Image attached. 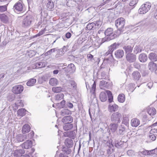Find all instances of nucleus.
Returning a JSON list of instances; mask_svg holds the SVG:
<instances>
[{
    "label": "nucleus",
    "mask_w": 157,
    "mask_h": 157,
    "mask_svg": "<svg viewBox=\"0 0 157 157\" xmlns=\"http://www.w3.org/2000/svg\"><path fill=\"white\" fill-rule=\"evenodd\" d=\"M105 34L108 41L114 39L117 36H118L117 33L115 34L113 32V29L111 28H108L105 31Z\"/></svg>",
    "instance_id": "obj_3"
},
{
    "label": "nucleus",
    "mask_w": 157,
    "mask_h": 157,
    "mask_svg": "<svg viewBox=\"0 0 157 157\" xmlns=\"http://www.w3.org/2000/svg\"><path fill=\"white\" fill-rule=\"evenodd\" d=\"M96 88V83L95 81H94V83L92 86L91 88L90 89V92L92 93L93 94H94L95 93V90Z\"/></svg>",
    "instance_id": "obj_38"
},
{
    "label": "nucleus",
    "mask_w": 157,
    "mask_h": 157,
    "mask_svg": "<svg viewBox=\"0 0 157 157\" xmlns=\"http://www.w3.org/2000/svg\"><path fill=\"white\" fill-rule=\"evenodd\" d=\"M63 88L61 87H55L52 88V91L55 93H59L62 91Z\"/></svg>",
    "instance_id": "obj_35"
},
{
    "label": "nucleus",
    "mask_w": 157,
    "mask_h": 157,
    "mask_svg": "<svg viewBox=\"0 0 157 157\" xmlns=\"http://www.w3.org/2000/svg\"><path fill=\"white\" fill-rule=\"evenodd\" d=\"M65 143L68 147H72L73 144V141L70 139H66L65 140Z\"/></svg>",
    "instance_id": "obj_24"
},
{
    "label": "nucleus",
    "mask_w": 157,
    "mask_h": 157,
    "mask_svg": "<svg viewBox=\"0 0 157 157\" xmlns=\"http://www.w3.org/2000/svg\"><path fill=\"white\" fill-rule=\"evenodd\" d=\"M118 126V123H112L110 124L109 127L113 132H115L117 129Z\"/></svg>",
    "instance_id": "obj_25"
},
{
    "label": "nucleus",
    "mask_w": 157,
    "mask_h": 157,
    "mask_svg": "<svg viewBox=\"0 0 157 157\" xmlns=\"http://www.w3.org/2000/svg\"><path fill=\"white\" fill-rule=\"evenodd\" d=\"M148 68L151 71H155L157 70V65L155 63L150 62L148 64Z\"/></svg>",
    "instance_id": "obj_11"
},
{
    "label": "nucleus",
    "mask_w": 157,
    "mask_h": 157,
    "mask_svg": "<svg viewBox=\"0 0 157 157\" xmlns=\"http://www.w3.org/2000/svg\"><path fill=\"white\" fill-rule=\"evenodd\" d=\"M71 34L70 33H67L66 34V36L67 38H69L71 37Z\"/></svg>",
    "instance_id": "obj_64"
},
{
    "label": "nucleus",
    "mask_w": 157,
    "mask_h": 157,
    "mask_svg": "<svg viewBox=\"0 0 157 157\" xmlns=\"http://www.w3.org/2000/svg\"><path fill=\"white\" fill-rule=\"evenodd\" d=\"M70 83L71 84V85L73 86V88H75L76 86V83H75V82L73 81H71L70 82Z\"/></svg>",
    "instance_id": "obj_60"
},
{
    "label": "nucleus",
    "mask_w": 157,
    "mask_h": 157,
    "mask_svg": "<svg viewBox=\"0 0 157 157\" xmlns=\"http://www.w3.org/2000/svg\"><path fill=\"white\" fill-rule=\"evenodd\" d=\"M63 123L66 124H70L73 121V118L71 116L63 117L62 120Z\"/></svg>",
    "instance_id": "obj_9"
},
{
    "label": "nucleus",
    "mask_w": 157,
    "mask_h": 157,
    "mask_svg": "<svg viewBox=\"0 0 157 157\" xmlns=\"http://www.w3.org/2000/svg\"><path fill=\"white\" fill-rule=\"evenodd\" d=\"M141 153L144 155H148L150 154L149 152L146 150H144L142 151H140Z\"/></svg>",
    "instance_id": "obj_51"
},
{
    "label": "nucleus",
    "mask_w": 157,
    "mask_h": 157,
    "mask_svg": "<svg viewBox=\"0 0 157 157\" xmlns=\"http://www.w3.org/2000/svg\"><path fill=\"white\" fill-rule=\"evenodd\" d=\"M21 139L22 141L24 140H25L28 139L27 135H22L20 136V141H21Z\"/></svg>",
    "instance_id": "obj_52"
},
{
    "label": "nucleus",
    "mask_w": 157,
    "mask_h": 157,
    "mask_svg": "<svg viewBox=\"0 0 157 157\" xmlns=\"http://www.w3.org/2000/svg\"><path fill=\"white\" fill-rule=\"evenodd\" d=\"M151 6V4L146 2L142 5L138 10V12L140 14H145L149 10Z\"/></svg>",
    "instance_id": "obj_4"
},
{
    "label": "nucleus",
    "mask_w": 157,
    "mask_h": 157,
    "mask_svg": "<svg viewBox=\"0 0 157 157\" xmlns=\"http://www.w3.org/2000/svg\"><path fill=\"white\" fill-rule=\"evenodd\" d=\"M117 99L120 102L123 103L125 100V96L123 94H120L118 95Z\"/></svg>",
    "instance_id": "obj_30"
},
{
    "label": "nucleus",
    "mask_w": 157,
    "mask_h": 157,
    "mask_svg": "<svg viewBox=\"0 0 157 157\" xmlns=\"http://www.w3.org/2000/svg\"><path fill=\"white\" fill-rule=\"evenodd\" d=\"M49 83L52 86H55L58 84V82L57 79L52 78L50 79Z\"/></svg>",
    "instance_id": "obj_26"
},
{
    "label": "nucleus",
    "mask_w": 157,
    "mask_h": 157,
    "mask_svg": "<svg viewBox=\"0 0 157 157\" xmlns=\"http://www.w3.org/2000/svg\"><path fill=\"white\" fill-rule=\"evenodd\" d=\"M75 69V67L73 63H71L68 65L67 67H65L63 70L67 72H74Z\"/></svg>",
    "instance_id": "obj_7"
},
{
    "label": "nucleus",
    "mask_w": 157,
    "mask_h": 157,
    "mask_svg": "<svg viewBox=\"0 0 157 157\" xmlns=\"http://www.w3.org/2000/svg\"><path fill=\"white\" fill-rule=\"evenodd\" d=\"M106 94H107L108 97V100L109 102H111L113 100V96L111 92L109 90L105 91Z\"/></svg>",
    "instance_id": "obj_31"
},
{
    "label": "nucleus",
    "mask_w": 157,
    "mask_h": 157,
    "mask_svg": "<svg viewBox=\"0 0 157 157\" xmlns=\"http://www.w3.org/2000/svg\"><path fill=\"white\" fill-rule=\"evenodd\" d=\"M73 127V125L71 124H65L63 126V129L65 131H68L71 129Z\"/></svg>",
    "instance_id": "obj_37"
},
{
    "label": "nucleus",
    "mask_w": 157,
    "mask_h": 157,
    "mask_svg": "<svg viewBox=\"0 0 157 157\" xmlns=\"http://www.w3.org/2000/svg\"><path fill=\"white\" fill-rule=\"evenodd\" d=\"M45 32L44 30H42L40 31L37 34L35 35L36 37L39 36L43 35Z\"/></svg>",
    "instance_id": "obj_53"
},
{
    "label": "nucleus",
    "mask_w": 157,
    "mask_h": 157,
    "mask_svg": "<svg viewBox=\"0 0 157 157\" xmlns=\"http://www.w3.org/2000/svg\"><path fill=\"white\" fill-rule=\"evenodd\" d=\"M125 24V19L123 18H119L116 21L115 25L118 29L116 33L118 36L123 31Z\"/></svg>",
    "instance_id": "obj_1"
},
{
    "label": "nucleus",
    "mask_w": 157,
    "mask_h": 157,
    "mask_svg": "<svg viewBox=\"0 0 157 157\" xmlns=\"http://www.w3.org/2000/svg\"><path fill=\"white\" fill-rule=\"evenodd\" d=\"M33 18L31 15L26 16L24 17L23 21L22 22V25L24 27H27L29 26L31 24Z\"/></svg>",
    "instance_id": "obj_5"
},
{
    "label": "nucleus",
    "mask_w": 157,
    "mask_h": 157,
    "mask_svg": "<svg viewBox=\"0 0 157 157\" xmlns=\"http://www.w3.org/2000/svg\"><path fill=\"white\" fill-rule=\"evenodd\" d=\"M123 49L125 52L126 54H131V53L132 50V47L130 46H124L123 47Z\"/></svg>",
    "instance_id": "obj_20"
},
{
    "label": "nucleus",
    "mask_w": 157,
    "mask_h": 157,
    "mask_svg": "<svg viewBox=\"0 0 157 157\" xmlns=\"http://www.w3.org/2000/svg\"><path fill=\"white\" fill-rule=\"evenodd\" d=\"M106 145L108 146H109V148H110L109 149H108L107 151L108 154H109V151H110L111 149L112 150H113L112 147H113V145L112 144L111 141L110 140L107 141L106 143Z\"/></svg>",
    "instance_id": "obj_34"
},
{
    "label": "nucleus",
    "mask_w": 157,
    "mask_h": 157,
    "mask_svg": "<svg viewBox=\"0 0 157 157\" xmlns=\"http://www.w3.org/2000/svg\"><path fill=\"white\" fill-rule=\"evenodd\" d=\"M59 157H68L66 155V154L65 153L64 154L63 153H61L59 155Z\"/></svg>",
    "instance_id": "obj_62"
},
{
    "label": "nucleus",
    "mask_w": 157,
    "mask_h": 157,
    "mask_svg": "<svg viewBox=\"0 0 157 157\" xmlns=\"http://www.w3.org/2000/svg\"><path fill=\"white\" fill-rule=\"evenodd\" d=\"M36 80L35 79L32 78L27 82L26 84L28 86H32L36 83Z\"/></svg>",
    "instance_id": "obj_32"
},
{
    "label": "nucleus",
    "mask_w": 157,
    "mask_h": 157,
    "mask_svg": "<svg viewBox=\"0 0 157 157\" xmlns=\"http://www.w3.org/2000/svg\"><path fill=\"white\" fill-rule=\"evenodd\" d=\"M147 59V57L145 53L140 54L139 56V59L140 62H146Z\"/></svg>",
    "instance_id": "obj_17"
},
{
    "label": "nucleus",
    "mask_w": 157,
    "mask_h": 157,
    "mask_svg": "<svg viewBox=\"0 0 157 157\" xmlns=\"http://www.w3.org/2000/svg\"><path fill=\"white\" fill-rule=\"evenodd\" d=\"M53 4V3L52 2H49L47 4V6L50 9L52 8L53 7V6H52Z\"/></svg>",
    "instance_id": "obj_55"
},
{
    "label": "nucleus",
    "mask_w": 157,
    "mask_h": 157,
    "mask_svg": "<svg viewBox=\"0 0 157 157\" xmlns=\"http://www.w3.org/2000/svg\"><path fill=\"white\" fill-rule=\"evenodd\" d=\"M35 54V52L33 50H30L28 52V55L30 57L34 56Z\"/></svg>",
    "instance_id": "obj_48"
},
{
    "label": "nucleus",
    "mask_w": 157,
    "mask_h": 157,
    "mask_svg": "<svg viewBox=\"0 0 157 157\" xmlns=\"http://www.w3.org/2000/svg\"><path fill=\"white\" fill-rule=\"evenodd\" d=\"M66 105L70 108H72L73 107V104L71 102H67L66 104Z\"/></svg>",
    "instance_id": "obj_58"
},
{
    "label": "nucleus",
    "mask_w": 157,
    "mask_h": 157,
    "mask_svg": "<svg viewBox=\"0 0 157 157\" xmlns=\"http://www.w3.org/2000/svg\"><path fill=\"white\" fill-rule=\"evenodd\" d=\"M0 19L1 21L5 23H8L9 21L8 17L5 14H0Z\"/></svg>",
    "instance_id": "obj_18"
},
{
    "label": "nucleus",
    "mask_w": 157,
    "mask_h": 157,
    "mask_svg": "<svg viewBox=\"0 0 157 157\" xmlns=\"http://www.w3.org/2000/svg\"><path fill=\"white\" fill-rule=\"evenodd\" d=\"M34 132L33 131H31L30 133L27 135L28 139H31L34 136Z\"/></svg>",
    "instance_id": "obj_44"
},
{
    "label": "nucleus",
    "mask_w": 157,
    "mask_h": 157,
    "mask_svg": "<svg viewBox=\"0 0 157 157\" xmlns=\"http://www.w3.org/2000/svg\"><path fill=\"white\" fill-rule=\"evenodd\" d=\"M63 94L61 93L57 94L55 96V99L56 100L59 101L63 99Z\"/></svg>",
    "instance_id": "obj_36"
},
{
    "label": "nucleus",
    "mask_w": 157,
    "mask_h": 157,
    "mask_svg": "<svg viewBox=\"0 0 157 157\" xmlns=\"http://www.w3.org/2000/svg\"><path fill=\"white\" fill-rule=\"evenodd\" d=\"M148 58L153 62L156 61L157 60V56L156 54L154 52L150 53L148 55Z\"/></svg>",
    "instance_id": "obj_16"
},
{
    "label": "nucleus",
    "mask_w": 157,
    "mask_h": 157,
    "mask_svg": "<svg viewBox=\"0 0 157 157\" xmlns=\"http://www.w3.org/2000/svg\"><path fill=\"white\" fill-rule=\"evenodd\" d=\"M113 0H107L105 2L106 3H109L110 2V4L111 5L112 4L114 5L116 2H114Z\"/></svg>",
    "instance_id": "obj_57"
},
{
    "label": "nucleus",
    "mask_w": 157,
    "mask_h": 157,
    "mask_svg": "<svg viewBox=\"0 0 157 157\" xmlns=\"http://www.w3.org/2000/svg\"><path fill=\"white\" fill-rule=\"evenodd\" d=\"M126 59L129 62H132L136 60V56L133 53L128 54L126 55Z\"/></svg>",
    "instance_id": "obj_8"
},
{
    "label": "nucleus",
    "mask_w": 157,
    "mask_h": 157,
    "mask_svg": "<svg viewBox=\"0 0 157 157\" xmlns=\"http://www.w3.org/2000/svg\"><path fill=\"white\" fill-rule=\"evenodd\" d=\"M137 0H132L130 2L129 5L132 6H134L137 3Z\"/></svg>",
    "instance_id": "obj_46"
},
{
    "label": "nucleus",
    "mask_w": 157,
    "mask_h": 157,
    "mask_svg": "<svg viewBox=\"0 0 157 157\" xmlns=\"http://www.w3.org/2000/svg\"><path fill=\"white\" fill-rule=\"evenodd\" d=\"M128 6H124V10H125L126 12H128L129 10Z\"/></svg>",
    "instance_id": "obj_63"
},
{
    "label": "nucleus",
    "mask_w": 157,
    "mask_h": 157,
    "mask_svg": "<svg viewBox=\"0 0 157 157\" xmlns=\"http://www.w3.org/2000/svg\"><path fill=\"white\" fill-rule=\"evenodd\" d=\"M12 92L16 94H20V85H18L14 86L12 89Z\"/></svg>",
    "instance_id": "obj_28"
},
{
    "label": "nucleus",
    "mask_w": 157,
    "mask_h": 157,
    "mask_svg": "<svg viewBox=\"0 0 157 157\" xmlns=\"http://www.w3.org/2000/svg\"><path fill=\"white\" fill-rule=\"evenodd\" d=\"M36 68H41L45 67L47 65V63L44 60L40 62H36L35 63Z\"/></svg>",
    "instance_id": "obj_15"
},
{
    "label": "nucleus",
    "mask_w": 157,
    "mask_h": 157,
    "mask_svg": "<svg viewBox=\"0 0 157 157\" xmlns=\"http://www.w3.org/2000/svg\"><path fill=\"white\" fill-rule=\"evenodd\" d=\"M7 10V6L6 5L0 6V12H3Z\"/></svg>",
    "instance_id": "obj_43"
},
{
    "label": "nucleus",
    "mask_w": 157,
    "mask_h": 157,
    "mask_svg": "<svg viewBox=\"0 0 157 157\" xmlns=\"http://www.w3.org/2000/svg\"><path fill=\"white\" fill-rule=\"evenodd\" d=\"M30 130V127L29 125L25 124L24 125L22 128V132L23 134H25L28 132Z\"/></svg>",
    "instance_id": "obj_13"
},
{
    "label": "nucleus",
    "mask_w": 157,
    "mask_h": 157,
    "mask_svg": "<svg viewBox=\"0 0 157 157\" xmlns=\"http://www.w3.org/2000/svg\"><path fill=\"white\" fill-rule=\"evenodd\" d=\"M56 51H57V53L56 55V57H60V56L63 55V52L61 51L57 50Z\"/></svg>",
    "instance_id": "obj_47"
},
{
    "label": "nucleus",
    "mask_w": 157,
    "mask_h": 157,
    "mask_svg": "<svg viewBox=\"0 0 157 157\" xmlns=\"http://www.w3.org/2000/svg\"><path fill=\"white\" fill-rule=\"evenodd\" d=\"M71 113V111L68 109H63L61 112V114L63 116L69 115Z\"/></svg>",
    "instance_id": "obj_29"
},
{
    "label": "nucleus",
    "mask_w": 157,
    "mask_h": 157,
    "mask_svg": "<svg viewBox=\"0 0 157 157\" xmlns=\"http://www.w3.org/2000/svg\"><path fill=\"white\" fill-rule=\"evenodd\" d=\"M25 10V6L24 5H23L20 3V12L22 11V13L24 12Z\"/></svg>",
    "instance_id": "obj_50"
},
{
    "label": "nucleus",
    "mask_w": 157,
    "mask_h": 157,
    "mask_svg": "<svg viewBox=\"0 0 157 157\" xmlns=\"http://www.w3.org/2000/svg\"><path fill=\"white\" fill-rule=\"evenodd\" d=\"M93 28V24L90 23L88 24L86 26L87 29L88 30H90L91 29Z\"/></svg>",
    "instance_id": "obj_54"
},
{
    "label": "nucleus",
    "mask_w": 157,
    "mask_h": 157,
    "mask_svg": "<svg viewBox=\"0 0 157 157\" xmlns=\"http://www.w3.org/2000/svg\"><path fill=\"white\" fill-rule=\"evenodd\" d=\"M28 112V111L25 109H20V116L23 117Z\"/></svg>",
    "instance_id": "obj_41"
},
{
    "label": "nucleus",
    "mask_w": 157,
    "mask_h": 157,
    "mask_svg": "<svg viewBox=\"0 0 157 157\" xmlns=\"http://www.w3.org/2000/svg\"><path fill=\"white\" fill-rule=\"evenodd\" d=\"M142 48L139 46H136L134 48V52L135 53L137 54L142 51Z\"/></svg>",
    "instance_id": "obj_40"
},
{
    "label": "nucleus",
    "mask_w": 157,
    "mask_h": 157,
    "mask_svg": "<svg viewBox=\"0 0 157 157\" xmlns=\"http://www.w3.org/2000/svg\"><path fill=\"white\" fill-rule=\"evenodd\" d=\"M99 85L101 89H104V87H107L108 84L107 82L104 80H102L100 82Z\"/></svg>",
    "instance_id": "obj_27"
},
{
    "label": "nucleus",
    "mask_w": 157,
    "mask_h": 157,
    "mask_svg": "<svg viewBox=\"0 0 157 157\" xmlns=\"http://www.w3.org/2000/svg\"><path fill=\"white\" fill-rule=\"evenodd\" d=\"M113 51L112 50V49H110L109 47V50L105 54V56H107L108 55H109V59H110L111 60H113V56L112 54V53Z\"/></svg>",
    "instance_id": "obj_33"
},
{
    "label": "nucleus",
    "mask_w": 157,
    "mask_h": 157,
    "mask_svg": "<svg viewBox=\"0 0 157 157\" xmlns=\"http://www.w3.org/2000/svg\"><path fill=\"white\" fill-rule=\"evenodd\" d=\"M13 10L15 13L17 14L20 13V0L15 4L13 7Z\"/></svg>",
    "instance_id": "obj_14"
},
{
    "label": "nucleus",
    "mask_w": 157,
    "mask_h": 157,
    "mask_svg": "<svg viewBox=\"0 0 157 157\" xmlns=\"http://www.w3.org/2000/svg\"><path fill=\"white\" fill-rule=\"evenodd\" d=\"M117 46H118V45L116 43H115L111 45L109 48L112 49V50L113 51L116 48Z\"/></svg>",
    "instance_id": "obj_45"
},
{
    "label": "nucleus",
    "mask_w": 157,
    "mask_h": 157,
    "mask_svg": "<svg viewBox=\"0 0 157 157\" xmlns=\"http://www.w3.org/2000/svg\"><path fill=\"white\" fill-rule=\"evenodd\" d=\"M132 76L134 80L137 81L140 78L141 75L139 72L137 71H135L132 73Z\"/></svg>",
    "instance_id": "obj_12"
},
{
    "label": "nucleus",
    "mask_w": 157,
    "mask_h": 157,
    "mask_svg": "<svg viewBox=\"0 0 157 157\" xmlns=\"http://www.w3.org/2000/svg\"><path fill=\"white\" fill-rule=\"evenodd\" d=\"M140 123V121L137 118L132 119L131 121V125L133 127H136L138 126L139 125Z\"/></svg>",
    "instance_id": "obj_19"
},
{
    "label": "nucleus",
    "mask_w": 157,
    "mask_h": 157,
    "mask_svg": "<svg viewBox=\"0 0 157 157\" xmlns=\"http://www.w3.org/2000/svg\"><path fill=\"white\" fill-rule=\"evenodd\" d=\"M101 79H105L106 78V74L105 72H102L101 74Z\"/></svg>",
    "instance_id": "obj_56"
},
{
    "label": "nucleus",
    "mask_w": 157,
    "mask_h": 157,
    "mask_svg": "<svg viewBox=\"0 0 157 157\" xmlns=\"http://www.w3.org/2000/svg\"><path fill=\"white\" fill-rule=\"evenodd\" d=\"M129 121V119L127 117H124L123 119V121L125 122V123L127 124Z\"/></svg>",
    "instance_id": "obj_61"
},
{
    "label": "nucleus",
    "mask_w": 157,
    "mask_h": 157,
    "mask_svg": "<svg viewBox=\"0 0 157 157\" xmlns=\"http://www.w3.org/2000/svg\"><path fill=\"white\" fill-rule=\"evenodd\" d=\"M122 116L121 113L117 112L112 114L111 120L113 123H119L121 120Z\"/></svg>",
    "instance_id": "obj_2"
},
{
    "label": "nucleus",
    "mask_w": 157,
    "mask_h": 157,
    "mask_svg": "<svg viewBox=\"0 0 157 157\" xmlns=\"http://www.w3.org/2000/svg\"><path fill=\"white\" fill-rule=\"evenodd\" d=\"M109 111L111 112H115L118 109V106L114 104L113 105L110 104L109 105Z\"/></svg>",
    "instance_id": "obj_23"
},
{
    "label": "nucleus",
    "mask_w": 157,
    "mask_h": 157,
    "mask_svg": "<svg viewBox=\"0 0 157 157\" xmlns=\"http://www.w3.org/2000/svg\"><path fill=\"white\" fill-rule=\"evenodd\" d=\"M57 49L56 48H52V49H50V50L48 51L46 53H45L44 54V55L46 56H48V55H51V54H52L53 52H55L56 51H57Z\"/></svg>",
    "instance_id": "obj_39"
},
{
    "label": "nucleus",
    "mask_w": 157,
    "mask_h": 157,
    "mask_svg": "<svg viewBox=\"0 0 157 157\" xmlns=\"http://www.w3.org/2000/svg\"><path fill=\"white\" fill-rule=\"evenodd\" d=\"M147 112L148 114L151 116H154L156 113V110L153 107H149L147 109Z\"/></svg>",
    "instance_id": "obj_21"
},
{
    "label": "nucleus",
    "mask_w": 157,
    "mask_h": 157,
    "mask_svg": "<svg viewBox=\"0 0 157 157\" xmlns=\"http://www.w3.org/2000/svg\"><path fill=\"white\" fill-rule=\"evenodd\" d=\"M125 128L123 127L122 129H119V133L120 134H123L124 132H125Z\"/></svg>",
    "instance_id": "obj_59"
},
{
    "label": "nucleus",
    "mask_w": 157,
    "mask_h": 157,
    "mask_svg": "<svg viewBox=\"0 0 157 157\" xmlns=\"http://www.w3.org/2000/svg\"><path fill=\"white\" fill-rule=\"evenodd\" d=\"M100 98L101 101H105L107 99L106 93V92H101L100 95Z\"/></svg>",
    "instance_id": "obj_22"
},
{
    "label": "nucleus",
    "mask_w": 157,
    "mask_h": 157,
    "mask_svg": "<svg viewBox=\"0 0 157 157\" xmlns=\"http://www.w3.org/2000/svg\"><path fill=\"white\" fill-rule=\"evenodd\" d=\"M33 145V142L31 140H27L21 145V147L23 148L28 149L31 148Z\"/></svg>",
    "instance_id": "obj_6"
},
{
    "label": "nucleus",
    "mask_w": 157,
    "mask_h": 157,
    "mask_svg": "<svg viewBox=\"0 0 157 157\" xmlns=\"http://www.w3.org/2000/svg\"><path fill=\"white\" fill-rule=\"evenodd\" d=\"M149 139L152 141L155 140L156 138L155 135L152 133H150L149 135Z\"/></svg>",
    "instance_id": "obj_42"
},
{
    "label": "nucleus",
    "mask_w": 157,
    "mask_h": 157,
    "mask_svg": "<svg viewBox=\"0 0 157 157\" xmlns=\"http://www.w3.org/2000/svg\"><path fill=\"white\" fill-rule=\"evenodd\" d=\"M13 155L15 157H19L20 156V151L18 150H15L13 153Z\"/></svg>",
    "instance_id": "obj_49"
},
{
    "label": "nucleus",
    "mask_w": 157,
    "mask_h": 157,
    "mask_svg": "<svg viewBox=\"0 0 157 157\" xmlns=\"http://www.w3.org/2000/svg\"><path fill=\"white\" fill-rule=\"evenodd\" d=\"M124 52L121 49H118L116 50L114 53L115 57L117 58H121L124 56Z\"/></svg>",
    "instance_id": "obj_10"
}]
</instances>
